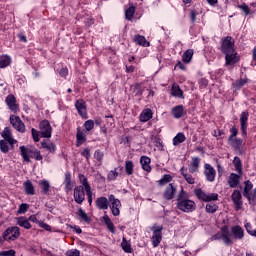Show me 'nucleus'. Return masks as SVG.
I'll list each match as a JSON object with an SVG mask.
<instances>
[{
  "mask_svg": "<svg viewBox=\"0 0 256 256\" xmlns=\"http://www.w3.org/2000/svg\"><path fill=\"white\" fill-rule=\"evenodd\" d=\"M171 114L173 115L174 119H181L183 115H185V106L178 105L171 109Z\"/></svg>",
  "mask_w": 256,
  "mask_h": 256,
  "instance_id": "21",
  "label": "nucleus"
},
{
  "mask_svg": "<svg viewBox=\"0 0 256 256\" xmlns=\"http://www.w3.org/2000/svg\"><path fill=\"white\" fill-rule=\"evenodd\" d=\"M195 51L193 49H187L182 55L183 63H189L193 59Z\"/></svg>",
  "mask_w": 256,
  "mask_h": 256,
  "instance_id": "39",
  "label": "nucleus"
},
{
  "mask_svg": "<svg viewBox=\"0 0 256 256\" xmlns=\"http://www.w3.org/2000/svg\"><path fill=\"white\" fill-rule=\"evenodd\" d=\"M249 81V79L245 78V79H239L236 80V82H234L232 85L235 89V91H239V89H241L242 87H245V84Z\"/></svg>",
  "mask_w": 256,
  "mask_h": 256,
  "instance_id": "47",
  "label": "nucleus"
},
{
  "mask_svg": "<svg viewBox=\"0 0 256 256\" xmlns=\"http://www.w3.org/2000/svg\"><path fill=\"white\" fill-rule=\"evenodd\" d=\"M16 219V225H19V227H23L24 229H31V223L29 222V219H27V217L21 216Z\"/></svg>",
  "mask_w": 256,
  "mask_h": 256,
  "instance_id": "34",
  "label": "nucleus"
},
{
  "mask_svg": "<svg viewBox=\"0 0 256 256\" xmlns=\"http://www.w3.org/2000/svg\"><path fill=\"white\" fill-rule=\"evenodd\" d=\"M119 207H121V200H114V202H111L110 209L114 217H119V215H121V210H119Z\"/></svg>",
  "mask_w": 256,
  "mask_h": 256,
  "instance_id": "29",
  "label": "nucleus"
},
{
  "mask_svg": "<svg viewBox=\"0 0 256 256\" xmlns=\"http://www.w3.org/2000/svg\"><path fill=\"white\" fill-rule=\"evenodd\" d=\"M199 87L200 89H207L208 85H209V80H207L206 78H201L199 81Z\"/></svg>",
  "mask_w": 256,
  "mask_h": 256,
  "instance_id": "60",
  "label": "nucleus"
},
{
  "mask_svg": "<svg viewBox=\"0 0 256 256\" xmlns=\"http://www.w3.org/2000/svg\"><path fill=\"white\" fill-rule=\"evenodd\" d=\"M187 137H185V134L183 132L178 133L173 138V145L174 147H177V145H181V143H185Z\"/></svg>",
  "mask_w": 256,
  "mask_h": 256,
  "instance_id": "37",
  "label": "nucleus"
},
{
  "mask_svg": "<svg viewBox=\"0 0 256 256\" xmlns=\"http://www.w3.org/2000/svg\"><path fill=\"white\" fill-rule=\"evenodd\" d=\"M81 157H85L86 161L91 159V149L89 147L85 148L81 153Z\"/></svg>",
  "mask_w": 256,
  "mask_h": 256,
  "instance_id": "56",
  "label": "nucleus"
},
{
  "mask_svg": "<svg viewBox=\"0 0 256 256\" xmlns=\"http://www.w3.org/2000/svg\"><path fill=\"white\" fill-rule=\"evenodd\" d=\"M17 252L14 249H10L7 251H0V256H15Z\"/></svg>",
  "mask_w": 256,
  "mask_h": 256,
  "instance_id": "61",
  "label": "nucleus"
},
{
  "mask_svg": "<svg viewBox=\"0 0 256 256\" xmlns=\"http://www.w3.org/2000/svg\"><path fill=\"white\" fill-rule=\"evenodd\" d=\"M86 142L87 135L81 130V127H78L76 132V147H81V145Z\"/></svg>",
  "mask_w": 256,
  "mask_h": 256,
  "instance_id": "20",
  "label": "nucleus"
},
{
  "mask_svg": "<svg viewBox=\"0 0 256 256\" xmlns=\"http://www.w3.org/2000/svg\"><path fill=\"white\" fill-rule=\"evenodd\" d=\"M151 119H153V110L150 108L144 109L140 114L141 123H147V121H150Z\"/></svg>",
  "mask_w": 256,
  "mask_h": 256,
  "instance_id": "24",
  "label": "nucleus"
},
{
  "mask_svg": "<svg viewBox=\"0 0 256 256\" xmlns=\"http://www.w3.org/2000/svg\"><path fill=\"white\" fill-rule=\"evenodd\" d=\"M5 101L10 111L13 113H17V111H19V105H17V98H15V95L9 94Z\"/></svg>",
  "mask_w": 256,
  "mask_h": 256,
  "instance_id": "16",
  "label": "nucleus"
},
{
  "mask_svg": "<svg viewBox=\"0 0 256 256\" xmlns=\"http://www.w3.org/2000/svg\"><path fill=\"white\" fill-rule=\"evenodd\" d=\"M152 231V245L153 247H159L161 241H163V226L154 224L151 228Z\"/></svg>",
  "mask_w": 256,
  "mask_h": 256,
  "instance_id": "5",
  "label": "nucleus"
},
{
  "mask_svg": "<svg viewBox=\"0 0 256 256\" xmlns=\"http://www.w3.org/2000/svg\"><path fill=\"white\" fill-rule=\"evenodd\" d=\"M249 205H256V188L250 194V198L247 199Z\"/></svg>",
  "mask_w": 256,
  "mask_h": 256,
  "instance_id": "58",
  "label": "nucleus"
},
{
  "mask_svg": "<svg viewBox=\"0 0 256 256\" xmlns=\"http://www.w3.org/2000/svg\"><path fill=\"white\" fill-rule=\"evenodd\" d=\"M117 177H119V172H117V168H115V170H111L107 175L108 181H115Z\"/></svg>",
  "mask_w": 256,
  "mask_h": 256,
  "instance_id": "54",
  "label": "nucleus"
},
{
  "mask_svg": "<svg viewBox=\"0 0 256 256\" xmlns=\"http://www.w3.org/2000/svg\"><path fill=\"white\" fill-rule=\"evenodd\" d=\"M2 237L4 241H15L21 237V229L17 226L9 227L3 232Z\"/></svg>",
  "mask_w": 256,
  "mask_h": 256,
  "instance_id": "6",
  "label": "nucleus"
},
{
  "mask_svg": "<svg viewBox=\"0 0 256 256\" xmlns=\"http://www.w3.org/2000/svg\"><path fill=\"white\" fill-rule=\"evenodd\" d=\"M231 235L235 238V239H243V237H245V231L243 230V228L239 225L236 226H232L231 227V233H230V237Z\"/></svg>",
  "mask_w": 256,
  "mask_h": 256,
  "instance_id": "19",
  "label": "nucleus"
},
{
  "mask_svg": "<svg viewBox=\"0 0 256 256\" xmlns=\"http://www.w3.org/2000/svg\"><path fill=\"white\" fill-rule=\"evenodd\" d=\"M206 213H217V209H219V206L217 204H206Z\"/></svg>",
  "mask_w": 256,
  "mask_h": 256,
  "instance_id": "50",
  "label": "nucleus"
},
{
  "mask_svg": "<svg viewBox=\"0 0 256 256\" xmlns=\"http://www.w3.org/2000/svg\"><path fill=\"white\" fill-rule=\"evenodd\" d=\"M249 111L245 110L240 115V129L243 139H247V127H249Z\"/></svg>",
  "mask_w": 256,
  "mask_h": 256,
  "instance_id": "8",
  "label": "nucleus"
},
{
  "mask_svg": "<svg viewBox=\"0 0 256 256\" xmlns=\"http://www.w3.org/2000/svg\"><path fill=\"white\" fill-rule=\"evenodd\" d=\"M77 215L82 221H85V223H91V218L87 215V212H85L83 208H78Z\"/></svg>",
  "mask_w": 256,
  "mask_h": 256,
  "instance_id": "45",
  "label": "nucleus"
},
{
  "mask_svg": "<svg viewBox=\"0 0 256 256\" xmlns=\"http://www.w3.org/2000/svg\"><path fill=\"white\" fill-rule=\"evenodd\" d=\"M221 53L224 55H227L229 53H233L235 50V39L231 36H226L222 39L221 43V48H220Z\"/></svg>",
  "mask_w": 256,
  "mask_h": 256,
  "instance_id": "4",
  "label": "nucleus"
},
{
  "mask_svg": "<svg viewBox=\"0 0 256 256\" xmlns=\"http://www.w3.org/2000/svg\"><path fill=\"white\" fill-rule=\"evenodd\" d=\"M133 42L137 45H140L141 47H150L151 43L147 41V38L145 36L136 34L133 38Z\"/></svg>",
  "mask_w": 256,
  "mask_h": 256,
  "instance_id": "23",
  "label": "nucleus"
},
{
  "mask_svg": "<svg viewBox=\"0 0 256 256\" xmlns=\"http://www.w3.org/2000/svg\"><path fill=\"white\" fill-rule=\"evenodd\" d=\"M134 167H135V165L133 164V161L127 160L125 162V173H126V175H128V176L133 175Z\"/></svg>",
  "mask_w": 256,
  "mask_h": 256,
  "instance_id": "46",
  "label": "nucleus"
},
{
  "mask_svg": "<svg viewBox=\"0 0 256 256\" xmlns=\"http://www.w3.org/2000/svg\"><path fill=\"white\" fill-rule=\"evenodd\" d=\"M40 135L44 139H51V135L53 133V127H51V123L49 120H42L39 124Z\"/></svg>",
  "mask_w": 256,
  "mask_h": 256,
  "instance_id": "7",
  "label": "nucleus"
},
{
  "mask_svg": "<svg viewBox=\"0 0 256 256\" xmlns=\"http://www.w3.org/2000/svg\"><path fill=\"white\" fill-rule=\"evenodd\" d=\"M136 7L135 5L131 4L128 9L125 10V18L127 21H132L133 16L135 15Z\"/></svg>",
  "mask_w": 256,
  "mask_h": 256,
  "instance_id": "42",
  "label": "nucleus"
},
{
  "mask_svg": "<svg viewBox=\"0 0 256 256\" xmlns=\"http://www.w3.org/2000/svg\"><path fill=\"white\" fill-rule=\"evenodd\" d=\"M211 201H219V194L217 193L206 194L205 203H211Z\"/></svg>",
  "mask_w": 256,
  "mask_h": 256,
  "instance_id": "52",
  "label": "nucleus"
},
{
  "mask_svg": "<svg viewBox=\"0 0 256 256\" xmlns=\"http://www.w3.org/2000/svg\"><path fill=\"white\" fill-rule=\"evenodd\" d=\"M24 191L26 195H35V186H33L31 180L24 182Z\"/></svg>",
  "mask_w": 256,
  "mask_h": 256,
  "instance_id": "35",
  "label": "nucleus"
},
{
  "mask_svg": "<svg viewBox=\"0 0 256 256\" xmlns=\"http://www.w3.org/2000/svg\"><path fill=\"white\" fill-rule=\"evenodd\" d=\"M42 149H46V151H49V153L55 154V151H57V145L55 143H47L46 140H43L41 142Z\"/></svg>",
  "mask_w": 256,
  "mask_h": 256,
  "instance_id": "32",
  "label": "nucleus"
},
{
  "mask_svg": "<svg viewBox=\"0 0 256 256\" xmlns=\"http://www.w3.org/2000/svg\"><path fill=\"white\" fill-rule=\"evenodd\" d=\"M84 127L86 129V131H93L94 127H95V121L93 120H87L84 123Z\"/></svg>",
  "mask_w": 256,
  "mask_h": 256,
  "instance_id": "57",
  "label": "nucleus"
},
{
  "mask_svg": "<svg viewBox=\"0 0 256 256\" xmlns=\"http://www.w3.org/2000/svg\"><path fill=\"white\" fill-rule=\"evenodd\" d=\"M7 140H0V151L1 153H9V145L6 142Z\"/></svg>",
  "mask_w": 256,
  "mask_h": 256,
  "instance_id": "55",
  "label": "nucleus"
},
{
  "mask_svg": "<svg viewBox=\"0 0 256 256\" xmlns=\"http://www.w3.org/2000/svg\"><path fill=\"white\" fill-rule=\"evenodd\" d=\"M220 231H221V234L217 233L211 237L212 241H219L220 239H222L225 245L227 246L232 245L233 240H231V233L229 232V226L224 225L223 227H221Z\"/></svg>",
  "mask_w": 256,
  "mask_h": 256,
  "instance_id": "3",
  "label": "nucleus"
},
{
  "mask_svg": "<svg viewBox=\"0 0 256 256\" xmlns=\"http://www.w3.org/2000/svg\"><path fill=\"white\" fill-rule=\"evenodd\" d=\"M95 205L100 211H106V209H109V200L105 196L98 197Z\"/></svg>",
  "mask_w": 256,
  "mask_h": 256,
  "instance_id": "18",
  "label": "nucleus"
},
{
  "mask_svg": "<svg viewBox=\"0 0 256 256\" xmlns=\"http://www.w3.org/2000/svg\"><path fill=\"white\" fill-rule=\"evenodd\" d=\"M194 195L199 199V201H203L204 203L207 200V193H205L201 188L194 189Z\"/></svg>",
  "mask_w": 256,
  "mask_h": 256,
  "instance_id": "41",
  "label": "nucleus"
},
{
  "mask_svg": "<svg viewBox=\"0 0 256 256\" xmlns=\"http://www.w3.org/2000/svg\"><path fill=\"white\" fill-rule=\"evenodd\" d=\"M10 123H11L12 127H14V129H16V131H18L19 133H25V123H23V120H21V117L11 115Z\"/></svg>",
  "mask_w": 256,
  "mask_h": 256,
  "instance_id": "11",
  "label": "nucleus"
},
{
  "mask_svg": "<svg viewBox=\"0 0 256 256\" xmlns=\"http://www.w3.org/2000/svg\"><path fill=\"white\" fill-rule=\"evenodd\" d=\"M78 179L81 183L79 187H83L85 191H88L91 189V184H89V180L87 179V176L84 174H79Z\"/></svg>",
  "mask_w": 256,
  "mask_h": 256,
  "instance_id": "33",
  "label": "nucleus"
},
{
  "mask_svg": "<svg viewBox=\"0 0 256 256\" xmlns=\"http://www.w3.org/2000/svg\"><path fill=\"white\" fill-rule=\"evenodd\" d=\"M20 155L25 163H31V159H35L36 161H43V155H41V151L37 148H27L25 146H20Z\"/></svg>",
  "mask_w": 256,
  "mask_h": 256,
  "instance_id": "2",
  "label": "nucleus"
},
{
  "mask_svg": "<svg viewBox=\"0 0 256 256\" xmlns=\"http://www.w3.org/2000/svg\"><path fill=\"white\" fill-rule=\"evenodd\" d=\"M238 9H241V11L245 13V15H250L251 13V8H249V6L245 3L242 5H238Z\"/></svg>",
  "mask_w": 256,
  "mask_h": 256,
  "instance_id": "59",
  "label": "nucleus"
},
{
  "mask_svg": "<svg viewBox=\"0 0 256 256\" xmlns=\"http://www.w3.org/2000/svg\"><path fill=\"white\" fill-rule=\"evenodd\" d=\"M31 133H32V139L34 143H39V141H41V138H39L41 135V132L37 131L35 128H32Z\"/></svg>",
  "mask_w": 256,
  "mask_h": 256,
  "instance_id": "53",
  "label": "nucleus"
},
{
  "mask_svg": "<svg viewBox=\"0 0 256 256\" xmlns=\"http://www.w3.org/2000/svg\"><path fill=\"white\" fill-rule=\"evenodd\" d=\"M241 61V56L237 53V50H234V52H230L228 54H225V65L231 66V65H237Z\"/></svg>",
  "mask_w": 256,
  "mask_h": 256,
  "instance_id": "13",
  "label": "nucleus"
},
{
  "mask_svg": "<svg viewBox=\"0 0 256 256\" xmlns=\"http://www.w3.org/2000/svg\"><path fill=\"white\" fill-rule=\"evenodd\" d=\"M239 179L240 176L236 173H231L228 177V185L231 187V189H235V187L239 186Z\"/></svg>",
  "mask_w": 256,
  "mask_h": 256,
  "instance_id": "27",
  "label": "nucleus"
},
{
  "mask_svg": "<svg viewBox=\"0 0 256 256\" xmlns=\"http://www.w3.org/2000/svg\"><path fill=\"white\" fill-rule=\"evenodd\" d=\"M171 181H173V176H171V174H164L162 178L158 181V185L160 187H163L167 185V183H171Z\"/></svg>",
  "mask_w": 256,
  "mask_h": 256,
  "instance_id": "44",
  "label": "nucleus"
},
{
  "mask_svg": "<svg viewBox=\"0 0 256 256\" xmlns=\"http://www.w3.org/2000/svg\"><path fill=\"white\" fill-rule=\"evenodd\" d=\"M176 209L183 213H193L197 209V204L189 199V193L183 187L176 196Z\"/></svg>",
  "mask_w": 256,
  "mask_h": 256,
  "instance_id": "1",
  "label": "nucleus"
},
{
  "mask_svg": "<svg viewBox=\"0 0 256 256\" xmlns=\"http://www.w3.org/2000/svg\"><path fill=\"white\" fill-rule=\"evenodd\" d=\"M67 255L68 256H80L81 252L79 250L75 249V250L68 251Z\"/></svg>",
  "mask_w": 256,
  "mask_h": 256,
  "instance_id": "64",
  "label": "nucleus"
},
{
  "mask_svg": "<svg viewBox=\"0 0 256 256\" xmlns=\"http://www.w3.org/2000/svg\"><path fill=\"white\" fill-rule=\"evenodd\" d=\"M104 155L105 154H103V152H101V150H99V149L94 152L95 159L100 161V162L103 161Z\"/></svg>",
  "mask_w": 256,
  "mask_h": 256,
  "instance_id": "62",
  "label": "nucleus"
},
{
  "mask_svg": "<svg viewBox=\"0 0 256 256\" xmlns=\"http://www.w3.org/2000/svg\"><path fill=\"white\" fill-rule=\"evenodd\" d=\"M233 164L235 166V171H237L239 175H243V163L241 162V158L235 156L233 160Z\"/></svg>",
  "mask_w": 256,
  "mask_h": 256,
  "instance_id": "40",
  "label": "nucleus"
},
{
  "mask_svg": "<svg viewBox=\"0 0 256 256\" xmlns=\"http://www.w3.org/2000/svg\"><path fill=\"white\" fill-rule=\"evenodd\" d=\"M140 163L144 171L151 173V158L148 156H141Z\"/></svg>",
  "mask_w": 256,
  "mask_h": 256,
  "instance_id": "26",
  "label": "nucleus"
},
{
  "mask_svg": "<svg viewBox=\"0 0 256 256\" xmlns=\"http://www.w3.org/2000/svg\"><path fill=\"white\" fill-rule=\"evenodd\" d=\"M11 65V56L5 55L0 57V69H5Z\"/></svg>",
  "mask_w": 256,
  "mask_h": 256,
  "instance_id": "43",
  "label": "nucleus"
},
{
  "mask_svg": "<svg viewBox=\"0 0 256 256\" xmlns=\"http://www.w3.org/2000/svg\"><path fill=\"white\" fill-rule=\"evenodd\" d=\"M39 186L42 189V193L44 195H49V189H51V184L49 183V180L43 179L39 182Z\"/></svg>",
  "mask_w": 256,
  "mask_h": 256,
  "instance_id": "38",
  "label": "nucleus"
},
{
  "mask_svg": "<svg viewBox=\"0 0 256 256\" xmlns=\"http://www.w3.org/2000/svg\"><path fill=\"white\" fill-rule=\"evenodd\" d=\"M231 200L234 203L235 211H241V209H243V195H241V191L234 190L231 195Z\"/></svg>",
  "mask_w": 256,
  "mask_h": 256,
  "instance_id": "9",
  "label": "nucleus"
},
{
  "mask_svg": "<svg viewBox=\"0 0 256 256\" xmlns=\"http://www.w3.org/2000/svg\"><path fill=\"white\" fill-rule=\"evenodd\" d=\"M197 15H199V13H197L196 10H191L190 12V21L193 24H195V21H197Z\"/></svg>",
  "mask_w": 256,
  "mask_h": 256,
  "instance_id": "63",
  "label": "nucleus"
},
{
  "mask_svg": "<svg viewBox=\"0 0 256 256\" xmlns=\"http://www.w3.org/2000/svg\"><path fill=\"white\" fill-rule=\"evenodd\" d=\"M228 145H230L234 151H241V147L243 146V139L233 138L232 140H228Z\"/></svg>",
  "mask_w": 256,
  "mask_h": 256,
  "instance_id": "25",
  "label": "nucleus"
},
{
  "mask_svg": "<svg viewBox=\"0 0 256 256\" xmlns=\"http://www.w3.org/2000/svg\"><path fill=\"white\" fill-rule=\"evenodd\" d=\"M130 91H132V95H134V97H141L143 95V88L139 82L132 85L130 87Z\"/></svg>",
  "mask_w": 256,
  "mask_h": 256,
  "instance_id": "30",
  "label": "nucleus"
},
{
  "mask_svg": "<svg viewBox=\"0 0 256 256\" xmlns=\"http://www.w3.org/2000/svg\"><path fill=\"white\" fill-rule=\"evenodd\" d=\"M204 175L210 183H213L215 181V176L217 175V172L215 171V168L211 166V164H205L204 165Z\"/></svg>",
  "mask_w": 256,
  "mask_h": 256,
  "instance_id": "15",
  "label": "nucleus"
},
{
  "mask_svg": "<svg viewBox=\"0 0 256 256\" xmlns=\"http://www.w3.org/2000/svg\"><path fill=\"white\" fill-rule=\"evenodd\" d=\"M121 247L124 253H131V244L127 242V238H122Z\"/></svg>",
  "mask_w": 256,
  "mask_h": 256,
  "instance_id": "49",
  "label": "nucleus"
},
{
  "mask_svg": "<svg viewBox=\"0 0 256 256\" xmlns=\"http://www.w3.org/2000/svg\"><path fill=\"white\" fill-rule=\"evenodd\" d=\"M3 139L13 147L15 143H17V140L14 139L13 135L11 134V128L5 127L3 132L1 133Z\"/></svg>",
  "mask_w": 256,
  "mask_h": 256,
  "instance_id": "17",
  "label": "nucleus"
},
{
  "mask_svg": "<svg viewBox=\"0 0 256 256\" xmlns=\"http://www.w3.org/2000/svg\"><path fill=\"white\" fill-rule=\"evenodd\" d=\"M73 197L77 205H83V201H85V188L83 186H76L74 188Z\"/></svg>",
  "mask_w": 256,
  "mask_h": 256,
  "instance_id": "12",
  "label": "nucleus"
},
{
  "mask_svg": "<svg viewBox=\"0 0 256 256\" xmlns=\"http://www.w3.org/2000/svg\"><path fill=\"white\" fill-rule=\"evenodd\" d=\"M75 107L80 117H82V119H88L89 116L87 115V103H85V100L83 99L77 100L75 102Z\"/></svg>",
  "mask_w": 256,
  "mask_h": 256,
  "instance_id": "14",
  "label": "nucleus"
},
{
  "mask_svg": "<svg viewBox=\"0 0 256 256\" xmlns=\"http://www.w3.org/2000/svg\"><path fill=\"white\" fill-rule=\"evenodd\" d=\"M229 133L230 136L228 137V141H231L232 139H237V135H239V129L237 128V126L234 125L229 129Z\"/></svg>",
  "mask_w": 256,
  "mask_h": 256,
  "instance_id": "48",
  "label": "nucleus"
},
{
  "mask_svg": "<svg viewBox=\"0 0 256 256\" xmlns=\"http://www.w3.org/2000/svg\"><path fill=\"white\" fill-rule=\"evenodd\" d=\"M171 95L172 97H178V99H185V94L179 84L174 83L171 88Z\"/></svg>",
  "mask_w": 256,
  "mask_h": 256,
  "instance_id": "22",
  "label": "nucleus"
},
{
  "mask_svg": "<svg viewBox=\"0 0 256 256\" xmlns=\"http://www.w3.org/2000/svg\"><path fill=\"white\" fill-rule=\"evenodd\" d=\"M176 195H177V186L173 185V183H170L165 188L162 197L165 201H171L175 199Z\"/></svg>",
  "mask_w": 256,
  "mask_h": 256,
  "instance_id": "10",
  "label": "nucleus"
},
{
  "mask_svg": "<svg viewBox=\"0 0 256 256\" xmlns=\"http://www.w3.org/2000/svg\"><path fill=\"white\" fill-rule=\"evenodd\" d=\"M27 211H29V204L22 203V204H20L17 213H18V215H23V214L27 213Z\"/></svg>",
  "mask_w": 256,
  "mask_h": 256,
  "instance_id": "51",
  "label": "nucleus"
},
{
  "mask_svg": "<svg viewBox=\"0 0 256 256\" xmlns=\"http://www.w3.org/2000/svg\"><path fill=\"white\" fill-rule=\"evenodd\" d=\"M200 163H201V159L199 157L192 158V163L190 164V167H189L190 173H197Z\"/></svg>",
  "mask_w": 256,
  "mask_h": 256,
  "instance_id": "36",
  "label": "nucleus"
},
{
  "mask_svg": "<svg viewBox=\"0 0 256 256\" xmlns=\"http://www.w3.org/2000/svg\"><path fill=\"white\" fill-rule=\"evenodd\" d=\"M103 221H104L108 231H110V233H113V235H115V233H116L115 224H113V221H111V218H109V215H107L106 213L103 216Z\"/></svg>",
  "mask_w": 256,
  "mask_h": 256,
  "instance_id": "31",
  "label": "nucleus"
},
{
  "mask_svg": "<svg viewBox=\"0 0 256 256\" xmlns=\"http://www.w3.org/2000/svg\"><path fill=\"white\" fill-rule=\"evenodd\" d=\"M244 190H243V197H245L246 199H250V195L253 193L251 191H253V183L251 182V180H246L244 181Z\"/></svg>",
  "mask_w": 256,
  "mask_h": 256,
  "instance_id": "28",
  "label": "nucleus"
}]
</instances>
